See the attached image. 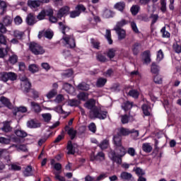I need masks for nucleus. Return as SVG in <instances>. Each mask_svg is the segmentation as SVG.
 <instances>
[{
  "label": "nucleus",
  "mask_w": 181,
  "mask_h": 181,
  "mask_svg": "<svg viewBox=\"0 0 181 181\" xmlns=\"http://www.w3.org/2000/svg\"><path fill=\"white\" fill-rule=\"evenodd\" d=\"M85 108L90 110L89 117L90 118H98V119H105L107 118V115L108 112L101 110V108H99L95 105V100L94 98H90L83 105Z\"/></svg>",
  "instance_id": "obj_1"
},
{
  "label": "nucleus",
  "mask_w": 181,
  "mask_h": 181,
  "mask_svg": "<svg viewBox=\"0 0 181 181\" xmlns=\"http://www.w3.org/2000/svg\"><path fill=\"white\" fill-rule=\"evenodd\" d=\"M115 151L117 153L114 151H111L109 153V158L112 160V162H115L117 165H121L122 163V156H125L127 151L125 150V147L122 146H117L115 147Z\"/></svg>",
  "instance_id": "obj_2"
},
{
  "label": "nucleus",
  "mask_w": 181,
  "mask_h": 181,
  "mask_svg": "<svg viewBox=\"0 0 181 181\" xmlns=\"http://www.w3.org/2000/svg\"><path fill=\"white\" fill-rule=\"evenodd\" d=\"M29 49L31 53H33V54H35V56L45 54L46 52L43 47H42V45L36 42H30L29 45Z\"/></svg>",
  "instance_id": "obj_3"
},
{
  "label": "nucleus",
  "mask_w": 181,
  "mask_h": 181,
  "mask_svg": "<svg viewBox=\"0 0 181 181\" xmlns=\"http://www.w3.org/2000/svg\"><path fill=\"white\" fill-rule=\"evenodd\" d=\"M25 22L28 26H33L35 23H36L37 21H36V16H35V13H30L28 14Z\"/></svg>",
  "instance_id": "obj_4"
},
{
  "label": "nucleus",
  "mask_w": 181,
  "mask_h": 181,
  "mask_svg": "<svg viewBox=\"0 0 181 181\" xmlns=\"http://www.w3.org/2000/svg\"><path fill=\"white\" fill-rule=\"evenodd\" d=\"M119 136L122 138V136H129V135H131V130L128 128L125 127H119L117 129V133Z\"/></svg>",
  "instance_id": "obj_5"
},
{
  "label": "nucleus",
  "mask_w": 181,
  "mask_h": 181,
  "mask_svg": "<svg viewBox=\"0 0 181 181\" xmlns=\"http://www.w3.org/2000/svg\"><path fill=\"white\" fill-rule=\"evenodd\" d=\"M64 131L67 132L68 135L70 136L71 141L76 138L77 135V130H74V128H70L69 125H66L64 127Z\"/></svg>",
  "instance_id": "obj_6"
},
{
  "label": "nucleus",
  "mask_w": 181,
  "mask_h": 181,
  "mask_svg": "<svg viewBox=\"0 0 181 181\" xmlns=\"http://www.w3.org/2000/svg\"><path fill=\"white\" fill-rule=\"evenodd\" d=\"M63 39L66 45H69L70 49H74V47H76V40L74 39V37L67 36L64 37Z\"/></svg>",
  "instance_id": "obj_7"
},
{
  "label": "nucleus",
  "mask_w": 181,
  "mask_h": 181,
  "mask_svg": "<svg viewBox=\"0 0 181 181\" xmlns=\"http://www.w3.org/2000/svg\"><path fill=\"white\" fill-rule=\"evenodd\" d=\"M27 126L28 127V128L36 129L40 128L42 124H40V122H37V120L32 119L27 122Z\"/></svg>",
  "instance_id": "obj_8"
},
{
  "label": "nucleus",
  "mask_w": 181,
  "mask_h": 181,
  "mask_svg": "<svg viewBox=\"0 0 181 181\" xmlns=\"http://www.w3.org/2000/svg\"><path fill=\"white\" fill-rule=\"evenodd\" d=\"M144 64H150L152 60L151 59V51L146 50L143 52Z\"/></svg>",
  "instance_id": "obj_9"
},
{
  "label": "nucleus",
  "mask_w": 181,
  "mask_h": 181,
  "mask_svg": "<svg viewBox=\"0 0 181 181\" xmlns=\"http://www.w3.org/2000/svg\"><path fill=\"white\" fill-rule=\"evenodd\" d=\"M105 160V153L103 151H100L95 156H91L90 160L94 162V160Z\"/></svg>",
  "instance_id": "obj_10"
},
{
  "label": "nucleus",
  "mask_w": 181,
  "mask_h": 181,
  "mask_svg": "<svg viewBox=\"0 0 181 181\" xmlns=\"http://www.w3.org/2000/svg\"><path fill=\"white\" fill-rule=\"evenodd\" d=\"M0 103H3L5 107H7V108H9V110H12L13 105L12 103H11V100L6 98L5 96H1L0 98Z\"/></svg>",
  "instance_id": "obj_11"
},
{
  "label": "nucleus",
  "mask_w": 181,
  "mask_h": 181,
  "mask_svg": "<svg viewBox=\"0 0 181 181\" xmlns=\"http://www.w3.org/2000/svg\"><path fill=\"white\" fill-rule=\"evenodd\" d=\"M115 30L116 31V33L117 34L118 36V40H122L127 37V32L125 30L120 28V29H117L115 28Z\"/></svg>",
  "instance_id": "obj_12"
},
{
  "label": "nucleus",
  "mask_w": 181,
  "mask_h": 181,
  "mask_svg": "<svg viewBox=\"0 0 181 181\" xmlns=\"http://www.w3.org/2000/svg\"><path fill=\"white\" fill-rule=\"evenodd\" d=\"M112 141L115 148L122 145V137L117 134L113 136Z\"/></svg>",
  "instance_id": "obj_13"
},
{
  "label": "nucleus",
  "mask_w": 181,
  "mask_h": 181,
  "mask_svg": "<svg viewBox=\"0 0 181 181\" xmlns=\"http://www.w3.org/2000/svg\"><path fill=\"white\" fill-rule=\"evenodd\" d=\"M13 22V18L9 16H5L2 19V23L4 26H11Z\"/></svg>",
  "instance_id": "obj_14"
},
{
  "label": "nucleus",
  "mask_w": 181,
  "mask_h": 181,
  "mask_svg": "<svg viewBox=\"0 0 181 181\" xmlns=\"http://www.w3.org/2000/svg\"><path fill=\"white\" fill-rule=\"evenodd\" d=\"M30 107L31 110L35 112V114H39L42 111V107H40V105L36 102H31L30 103Z\"/></svg>",
  "instance_id": "obj_15"
},
{
  "label": "nucleus",
  "mask_w": 181,
  "mask_h": 181,
  "mask_svg": "<svg viewBox=\"0 0 181 181\" xmlns=\"http://www.w3.org/2000/svg\"><path fill=\"white\" fill-rule=\"evenodd\" d=\"M21 86H23V92L28 94L32 89V83L30 81H25L24 83H21Z\"/></svg>",
  "instance_id": "obj_16"
},
{
  "label": "nucleus",
  "mask_w": 181,
  "mask_h": 181,
  "mask_svg": "<svg viewBox=\"0 0 181 181\" xmlns=\"http://www.w3.org/2000/svg\"><path fill=\"white\" fill-rule=\"evenodd\" d=\"M105 84H107V78L103 77L98 78L96 81V87H98V88H103Z\"/></svg>",
  "instance_id": "obj_17"
},
{
  "label": "nucleus",
  "mask_w": 181,
  "mask_h": 181,
  "mask_svg": "<svg viewBox=\"0 0 181 181\" xmlns=\"http://www.w3.org/2000/svg\"><path fill=\"white\" fill-rule=\"evenodd\" d=\"M66 149L68 151V155H74V153H76V149H74V146H73V143L71 142V141H68Z\"/></svg>",
  "instance_id": "obj_18"
},
{
  "label": "nucleus",
  "mask_w": 181,
  "mask_h": 181,
  "mask_svg": "<svg viewBox=\"0 0 181 181\" xmlns=\"http://www.w3.org/2000/svg\"><path fill=\"white\" fill-rule=\"evenodd\" d=\"M0 9L1 10V12H0L1 16H3V15H5V13H6V11L8 9V4L2 0H0Z\"/></svg>",
  "instance_id": "obj_19"
},
{
  "label": "nucleus",
  "mask_w": 181,
  "mask_h": 181,
  "mask_svg": "<svg viewBox=\"0 0 181 181\" xmlns=\"http://www.w3.org/2000/svg\"><path fill=\"white\" fill-rule=\"evenodd\" d=\"M149 18L152 19L151 24V33H153V30H155V28H153V25H155V23H156V22L158 21V19H159V16H158V14H151Z\"/></svg>",
  "instance_id": "obj_20"
},
{
  "label": "nucleus",
  "mask_w": 181,
  "mask_h": 181,
  "mask_svg": "<svg viewBox=\"0 0 181 181\" xmlns=\"http://www.w3.org/2000/svg\"><path fill=\"white\" fill-rule=\"evenodd\" d=\"M63 89L65 90V91H66V93H69V94L71 93H74V86L69 83H64L63 84Z\"/></svg>",
  "instance_id": "obj_21"
},
{
  "label": "nucleus",
  "mask_w": 181,
  "mask_h": 181,
  "mask_svg": "<svg viewBox=\"0 0 181 181\" xmlns=\"http://www.w3.org/2000/svg\"><path fill=\"white\" fill-rule=\"evenodd\" d=\"M133 103L129 101L124 102L121 107L122 110H124V112H127V111H129L132 108Z\"/></svg>",
  "instance_id": "obj_22"
},
{
  "label": "nucleus",
  "mask_w": 181,
  "mask_h": 181,
  "mask_svg": "<svg viewBox=\"0 0 181 181\" xmlns=\"http://www.w3.org/2000/svg\"><path fill=\"white\" fill-rule=\"evenodd\" d=\"M28 6L30 8H39L40 6V1L39 0H28Z\"/></svg>",
  "instance_id": "obj_23"
},
{
  "label": "nucleus",
  "mask_w": 181,
  "mask_h": 181,
  "mask_svg": "<svg viewBox=\"0 0 181 181\" xmlns=\"http://www.w3.org/2000/svg\"><path fill=\"white\" fill-rule=\"evenodd\" d=\"M152 146H151V143H144L142 144V151L146 153H151L152 152Z\"/></svg>",
  "instance_id": "obj_24"
},
{
  "label": "nucleus",
  "mask_w": 181,
  "mask_h": 181,
  "mask_svg": "<svg viewBox=\"0 0 181 181\" xmlns=\"http://www.w3.org/2000/svg\"><path fill=\"white\" fill-rule=\"evenodd\" d=\"M120 177L121 179H122V180L129 181L131 180V179H132V174L128 172L123 171L120 174Z\"/></svg>",
  "instance_id": "obj_25"
},
{
  "label": "nucleus",
  "mask_w": 181,
  "mask_h": 181,
  "mask_svg": "<svg viewBox=\"0 0 181 181\" xmlns=\"http://www.w3.org/2000/svg\"><path fill=\"white\" fill-rule=\"evenodd\" d=\"M14 134L18 138H26L28 136V133L22 129L15 130Z\"/></svg>",
  "instance_id": "obj_26"
},
{
  "label": "nucleus",
  "mask_w": 181,
  "mask_h": 181,
  "mask_svg": "<svg viewBox=\"0 0 181 181\" xmlns=\"http://www.w3.org/2000/svg\"><path fill=\"white\" fill-rule=\"evenodd\" d=\"M69 11H70V7L67 6H64L59 10L58 15L59 16H64V15H67V13H69Z\"/></svg>",
  "instance_id": "obj_27"
},
{
  "label": "nucleus",
  "mask_w": 181,
  "mask_h": 181,
  "mask_svg": "<svg viewBox=\"0 0 181 181\" xmlns=\"http://www.w3.org/2000/svg\"><path fill=\"white\" fill-rule=\"evenodd\" d=\"M141 47V43L135 42L132 47V50L133 52V54L134 56H137L138 53H139V48Z\"/></svg>",
  "instance_id": "obj_28"
},
{
  "label": "nucleus",
  "mask_w": 181,
  "mask_h": 181,
  "mask_svg": "<svg viewBox=\"0 0 181 181\" xmlns=\"http://www.w3.org/2000/svg\"><path fill=\"white\" fill-rule=\"evenodd\" d=\"M120 117H121V122L124 125H125V124H128L131 118H134L132 117V116L127 114L121 115Z\"/></svg>",
  "instance_id": "obj_29"
},
{
  "label": "nucleus",
  "mask_w": 181,
  "mask_h": 181,
  "mask_svg": "<svg viewBox=\"0 0 181 181\" xmlns=\"http://www.w3.org/2000/svg\"><path fill=\"white\" fill-rule=\"evenodd\" d=\"M68 104L70 105V107H78L81 103L77 99H69Z\"/></svg>",
  "instance_id": "obj_30"
},
{
  "label": "nucleus",
  "mask_w": 181,
  "mask_h": 181,
  "mask_svg": "<svg viewBox=\"0 0 181 181\" xmlns=\"http://www.w3.org/2000/svg\"><path fill=\"white\" fill-rule=\"evenodd\" d=\"M151 71L152 74H158L159 66H158V64H156V62H153L151 64Z\"/></svg>",
  "instance_id": "obj_31"
},
{
  "label": "nucleus",
  "mask_w": 181,
  "mask_h": 181,
  "mask_svg": "<svg viewBox=\"0 0 181 181\" xmlns=\"http://www.w3.org/2000/svg\"><path fill=\"white\" fill-rule=\"evenodd\" d=\"M105 37L107 40L109 45H112V43H114V41L111 37V30H106Z\"/></svg>",
  "instance_id": "obj_32"
},
{
  "label": "nucleus",
  "mask_w": 181,
  "mask_h": 181,
  "mask_svg": "<svg viewBox=\"0 0 181 181\" xmlns=\"http://www.w3.org/2000/svg\"><path fill=\"white\" fill-rule=\"evenodd\" d=\"M23 175L24 176H25L26 177H29V176H33V173L32 172V166L31 165H28L24 172H23Z\"/></svg>",
  "instance_id": "obj_33"
},
{
  "label": "nucleus",
  "mask_w": 181,
  "mask_h": 181,
  "mask_svg": "<svg viewBox=\"0 0 181 181\" xmlns=\"http://www.w3.org/2000/svg\"><path fill=\"white\" fill-rule=\"evenodd\" d=\"M110 145V140L108 139H104L100 144H99L98 146L100 148V149H107L108 148V146Z\"/></svg>",
  "instance_id": "obj_34"
},
{
  "label": "nucleus",
  "mask_w": 181,
  "mask_h": 181,
  "mask_svg": "<svg viewBox=\"0 0 181 181\" xmlns=\"http://www.w3.org/2000/svg\"><path fill=\"white\" fill-rule=\"evenodd\" d=\"M96 59L98 60V62H100V63H107V62H108V59H107V57H105L103 54H98L96 56Z\"/></svg>",
  "instance_id": "obj_35"
},
{
  "label": "nucleus",
  "mask_w": 181,
  "mask_h": 181,
  "mask_svg": "<svg viewBox=\"0 0 181 181\" xmlns=\"http://www.w3.org/2000/svg\"><path fill=\"white\" fill-rule=\"evenodd\" d=\"M160 11H161L163 13H166V12L168 11V8L166 7V0H160Z\"/></svg>",
  "instance_id": "obj_36"
},
{
  "label": "nucleus",
  "mask_w": 181,
  "mask_h": 181,
  "mask_svg": "<svg viewBox=\"0 0 181 181\" xmlns=\"http://www.w3.org/2000/svg\"><path fill=\"white\" fill-rule=\"evenodd\" d=\"M141 109H142L144 115L146 117H149L151 115V112H149V106H148V105L144 104L141 106Z\"/></svg>",
  "instance_id": "obj_37"
},
{
  "label": "nucleus",
  "mask_w": 181,
  "mask_h": 181,
  "mask_svg": "<svg viewBox=\"0 0 181 181\" xmlns=\"http://www.w3.org/2000/svg\"><path fill=\"white\" fill-rule=\"evenodd\" d=\"M128 23V21H127V20L125 19H122L120 21H118L116 24V26L115 28V29H122L121 28L125 26V25H127Z\"/></svg>",
  "instance_id": "obj_38"
},
{
  "label": "nucleus",
  "mask_w": 181,
  "mask_h": 181,
  "mask_svg": "<svg viewBox=\"0 0 181 181\" xmlns=\"http://www.w3.org/2000/svg\"><path fill=\"white\" fill-rule=\"evenodd\" d=\"M117 50H115V49L114 48H110L108 49L107 52V56L109 59H110V60L112 59H114L115 57V53H116Z\"/></svg>",
  "instance_id": "obj_39"
},
{
  "label": "nucleus",
  "mask_w": 181,
  "mask_h": 181,
  "mask_svg": "<svg viewBox=\"0 0 181 181\" xmlns=\"http://www.w3.org/2000/svg\"><path fill=\"white\" fill-rule=\"evenodd\" d=\"M78 90H81L82 91H88L90 86L86 83H79L78 85Z\"/></svg>",
  "instance_id": "obj_40"
},
{
  "label": "nucleus",
  "mask_w": 181,
  "mask_h": 181,
  "mask_svg": "<svg viewBox=\"0 0 181 181\" xmlns=\"http://www.w3.org/2000/svg\"><path fill=\"white\" fill-rule=\"evenodd\" d=\"M19 112H28V108L25 106H21L19 107H17V109L16 110V112H13V115H18V114H19Z\"/></svg>",
  "instance_id": "obj_41"
},
{
  "label": "nucleus",
  "mask_w": 181,
  "mask_h": 181,
  "mask_svg": "<svg viewBox=\"0 0 181 181\" xmlns=\"http://www.w3.org/2000/svg\"><path fill=\"white\" fill-rule=\"evenodd\" d=\"M173 49L175 53H177V54H180L181 45L177 43V41H176V42L173 45Z\"/></svg>",
  "instance_id": "obj_42"
},
{
  "label": "nucleus",
  "mask_w": 181,
  "mask_h": 181,
  "mask_svg": "<svg viewBox=\"0 0 181 181\" xmlns=\"http://www.w3.org/2000/svg\"><path fill=\"white\" fill-rule=\"evenodd\" d=\"M2 131H4V132H11L12 131V127H11V124L9 123V122H4L2 127Z\"/></svg>",
  "instance_id": "obj_43"
},
{
  "label": "nucleus",
  "mask_w": 181,
  "mask_h": 181,
  "mask_svg": "<svg viewBox=\"0 0 181 181\" xmlns=\"http://www.w3.org/2000/svg\"><path fill=\"white\" fill-rule=\"evenodd\" d=\"M112 17V11L111 10L106 9L103 11V18H105V19H110V18Z\"/></svg>",
  "instance_id": "obj_44"
},
{
  "label": "nucleus",
  "mask_w": 181,
  "mask_h": 181,
  "mask_svg": "<svg viewBox=\"0 0 181 181\" xmlns=\"http://www.w3.org/2000/svg\"><path fill=\"white\" fill-rule=\"evenodd\" d=\"M133 172H135L136 175L139 177L145 175V172L139 167L134 168Z\"/></svg>",
  "instance_id": "obj_45"
},
{
  "label": "nucleus",
  "mask_w": 181,
  "mask_h": 181,
  "mask_svg": "<svg viewBox=\"0 0 181 181\" xmlns=\"http://www.w3.org/2000/svg\"><path fill=\"white\" fill-rule=\"evenodd\" d=\"M23 35H25V33L19 30H15L13 33L14 37H16V39H18V40H22Z\"/></svg>",
  "instance_id": "obj_46"
},
{
  "label": "nucleus",
  "mask_w": 181,
  "mask_h": 181,
  "mask_svg": "<svg viewBox=\"0 0 181 181\" xmlns=\"http://www.w3.org/2000/svg\"><path fill=\"white\" fill-rule=\"evenodd\" d=\"M7 74L8 80L10 81H15L18 78V75L15 72H7Z\"/></svg>",
  "instance_id": "obj_47"
},
{
  "label": "nucleus",
  "mask_w": 181,
  "mask_h": 181,
  "mask_svg": "<svg viewBox=\"0 0 181 181\" xmlns=\"http://www.w3.org/2000/svg\"><path fill=\"white\" fill-rule=\"evenodd\" d=\"M56 95H57V90L52 89L46 95V97L48 100H51V98L56 97Z\"/></svg>",
  "instance_id": "obj_48"
},
{
  "label": "nucleus",
  "mask_w": 181,
  "mask_h": 181,
  "mask_svg": "<svg viewBox=\"0 0 181 181\" xmlns=\"http://www.w3.org/2000/svg\"><path fill=\"white\" fill-rule=\"evenodd\" d=\"M130 135L132 139H137V138L139 136V131L132 129L130 130Z\"/></svg>",
  "instance_id": "obj_49"
},
{
  "label": "nucleus",
  "mask_w": 181,
  "mask_h": 181,
  "mask_svg": "<svg viewBox=\"0 0 181 181\" xmlns=\"http://www.w3.org/2000/svg\"><path fill=\"white\" fill-rule=\"evenodd\" d=\"M115 8L116 9H117L118 11H120V12H122V11H124V9H125V3L123 1L117 3L115 5Z\"/></svg>",
  "instance_id": "obj_50"
},
{
  "label": "nucleus",
  "mask_w": 181,
  "mask_h": 181,
  "mask_svg": "<svg viewBox=\"0 0 181 181\" xmlns=\"http://www.w3.org/2000/svg\"><path fill=\"white\" fill-rule=\"evenodd\" d=\"M132 15H133V16H136V15H138V12H139V6L137 5H134L132 6L130 8Z\"/></svg>",
  "instance_id": "obj_51"
},
{
  "label": "nucleus",
  "mask_w": 181,
  "mask_h": 181,
  "mask_svg": "<svg viewBox=\"0 0 181 181\" xmlns=\"http://www.w3.org/2000/svg\"><path fill=\"white\" fill-rule=\"evenodd\" d=\"M28 70L31 73H37V71H39V66L35 64H33L29 65Z\"/></svg>",
  "instance_id": "obj_52"
},
{
  "label": "nucleus",
  "mask_w": 181,
  "mask_h": 181,
  "mask_svg": "<svg viewBox=\"0 0 181 181\" xmlns=\"http://www.w3.org/2000/svg\"><path fill=\"white\" fill-rule=\"evenodd\" d=\"M0 80L1 81H4V83H6V81H8V72L3 71L0 73Z\"/></svg>",
  "instance_id": "obj_53"
},
{
  "label": "nucleus",
  "mask_w": 181,
  "mask_h": 181,
  "mask_svg": "<svg viewBox=\"0 0 181 181\" xmlns=\"http://www.w3.org/2000/svg\"><path fill=\"white\" fill-rule=\"evenodd\" d=\"M76 11H77L78 12H79L80 14H81V12H86V11H87V8H86V6L83 4H78L76 7H75Z\"/></svg>",
  "instance_id": "obj_54"
},
{
  "label": "nucleus",
  "mask_w": 181,
  "mask_h": 181,
  "mask_svg": "<svg viewBox=\"0 0 181 181\" xmlns=\"http://www.w3.org/2000/svg\"><path fill=\"white\" fill-rule=\"evenodd\" d=\"M160 33L162 35V37H170V33L166 31V27H163V29L160 30Z\"/></svg>",
  "instance_id": "obj_55"
},
{
  "label": "nucleus",
  "mask_w": 181,
  "mask_h": 181,
  "mask_svg": "<svg viewBox=\"0 0 181 181\" xmlns=\"http://www.w3.org/2000/svg\"><path fill=\"white\" fill-rule=\"evenodd\" d=\"M77 98L79 101H86V98H87V93L86 92H81L77 95Z\"/></svg>",
  "instance_id": "obj_56"
},
{
  "label": "nucleus",
  "mask_w": 181,
  "mask_h": 181,
  "mask_svg": "<svg viewBox=\"0 0 181 181\" xmlns=\"http://www.w3.org/2000/svg\"><path fill=\"white\" fill-rule=\"evenodd\" d=\"M42 117L45 122H50V121L52 120V114H50V113L42 114Z\"/></svg>",
  "instance_id": "obj_57"
},
{
  "label": "nucleus",
  "mask_w": 181,
  "mask_h": 181,
  "mask_svg": "<svg viewBox=\"0 0 181 181\" xmlns=\"http://www.w3.org/2000/svg\"><path fill=\"white\" fill-rule=\"evenodd\" d=\"M129 95L133 97V98H139V93L136 90H130L129 91Z\"/></svg>",
  "instance_id": "obj_58"
},
{
  "label": "nucleus",
  "mask_w": 181,
  "mask_h": 181,
  "mask_svg": "<svg viewBox=\"0 0 181 181\" xmlns=\"http://www.w3.org/2000/svg\"><path fill=\"white\" fill-rule=\"evenodd\" d=\"M50 135H52V133H50L49 134L45 136V137H43L42 139H40L38 141V145L39 146H42V145H43V144H45V142H46V141H47V139H49V138H50Z\"/></svg>",
  "instance_id": "obj_59"
},
{
  "label": "nucleus",
  "mask_w": 181,
  "mask_h": 181,
  "mask_svg": "<svg viewBox=\"0 0 181 181\" xmlns=\"http://www.w3.org/2000/svg\"><path fill=\"white\" fill-rule=\"evenodd\" d=\"M45 18H46V12L45 11V9H43L37 16V19L38 21H43V19H45Z\"/></svg>",
  "instance_id": "obj_60"
},
{
  "label": "nucleus",
  "mask_w": 181,
  "mask_h": 181,
  "mask_svg": "<svg viewBox=\"0 0 181 181\" xmlns=\"http://www.w3.org/2000/svg\"><path fill=\"white\" fill-rule=\"evenodd\" d=\"M88 129L90 132L95 134L97 132V126H95V123L92 122L88 125Z\"/></svg>",
  "instance_id": "obj_61"
},
{
  "label": "nucleus",
  "mask_w": 181,
  "mask_h": 181,
  "mask_svg": "<svg viewBox=\"0 0 181 181\" xmlns=\"http://www.w3.org/2000/svg\"><path fill=\"white\" fill-rule=\"evenodd\" d=\"M8 60L11 64H16V63H18V56L13 54L11 57H9Z\"/></svg>",
  "instance_id": "obj_62"
},
{
  "label": "nucleus",
  "mask_w": 181,
  "mask_h": 181,
  "mask_svg": "<svg viewBox=\"0 0 181 181\" xmlns=\"http://www.w3.org/2000/svg\"><path fill=\"white\" fill-rule=\"evenodd\" d=\"M131 28H132L133 32H134V33H139V30L138 29V26H136V23H135L134 21L132 22Z\"/></svg>",
  "instance_id": "obj_63"
},
{
  "label": "nucleus",
  "mask_w": 181,
  "mask_h": 181,
  "mask_svg": "<svg viewBox=\"0 0 181 181\" xmlns=\"http://www.w3.org/2000/svg\"><path fill=\"white\" fill-rule=\"evenodd\" d=\"M62 76L65 78H69V77H71V76H73V71L72 70L66 71L64 74H62Z\"/></svg>",
  "instance_id": "obj_64"
}]
</instances>
